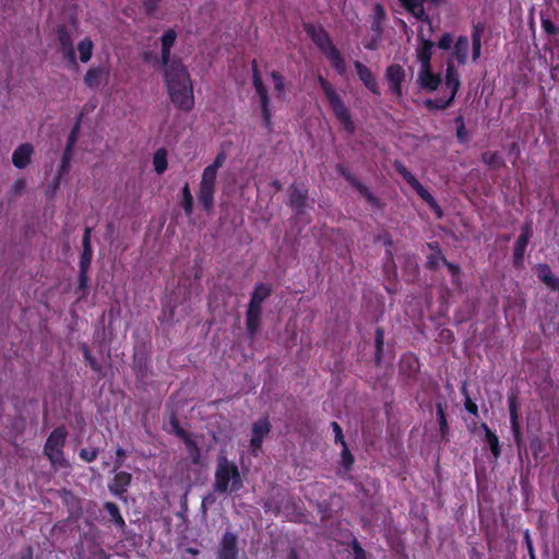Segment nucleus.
Listing matches in <instances>:
<instances>
[{
  "label": "nucleus",
  "mask_w": 559,
  "mask_h": 559,
  "mask_svg": "<svg viewBox=\"0 0 559 559\" xmlns=\"http://www.w3.org/2000/svg\"><path fill=\"white\" fill-rule=\"evenodd\" d=\"M404 8L409 11L416 19L423 23L418 28V45L416 48V57L420 64L418 72V82L423 88L435 91L441 83L438 74H433L430 69V60L433 44L426 37V32L429 34L432 31L431 22L427 20L424 3L431 2L438 3L441 0H400Z\"/></svg>",
  "instance_id": "nucleus-1"
},
{
  "label": "nucleus",
  "mask_w": 559,
  "mask_h": 559,
  "mask_svg": "<svg viewBox=\"0 0 559 559\" xmlns=\"http://www.w3.org/2000/svg\"><path fill=\"white\" fill-rule=\"evenodd\" d=\"M452 45L453 50L448 59L445 73V90L448 91V97L447 99L427 100V106L429 108L443 109L450 106L460 87V74L456 69V63L463 64L466 62L469 51V40L466 36H460L454 41L450 34H444L438 43L439 48L444 50L452 48Z\"/></svg>",
  "instance_id": "nucleus-2"
},
{
  "label": "nucleus",
  "mask_w": 559,
  "mask_h": 559,
  "mask_svg": "<svg viewBox=\"0 0 559 559\" xmlns=\"http://www.w3.org/2000/svg\"><path fill=\"white\" fill-rule=\"evenodd\" d=\"M165 83L171 103L190 111L194 106L193 85L187 68L178 60L165 64Z\"/></svg>",
  "instance_id": "nucleus-3"
},
{
  "label": "nucleus",
  "mask_w": 559,
  "mask_h": 559,
  "mask_svg": "<svg viewBox=\"0 0 559 559\" xmlns=\"http://www.w3.org/2000/svg\"><path fill=\"white\" fill-rule=\"evenodd\" d=\"M241 486L242 480L237 465L221 454L215 472V490L218 492L237 491Z\"/></svg>",
  "instance_id": "nucleus-4"
},
{
  "label": "nucleus",
  "mask_w": 559,
  "mask_h": 559,
  "mask_svg": "<svg viewBox=\"0 0 559 559\" xmlns=\"http://www.w3.org/2000/svg\"><path fill=\"white\" fill-rule=\"evenodd\" d=\"M225 154L219 153L216 156L215 160L211 165L205 167L202 173L198 199L206 211H210L213 207L217 171L225 163Z\"/></svg>",
  "instance_id": "nucleus-5"
},
{
  "label": "nucleus",
  "mask_w": 559,
  "mask_h": 559,
  "mask_svg": "<svg viewBox=\"0 0 559 559\" xmlns=\"http://www.w3.org/2000/svg\"><path fill=\"white\" fill-rule=\"evenodd\" d=\"M67 432L63 428H57L50 433L45 445V453L56 468L67 466V461L64 460L62 452Z\"/></svg>",
  "instance_id": "nucleus-6"
},
{
  "label": "nucleus",
  "mask_w": 559,
  "mask_h": 559,
  "mask_svg": "<svg viewBox=\"0 0 559 559\" xmlns=\"http://www.w3.org/2000/svg\"><path fill=\"white\" fill-rule=\"evenodd\" d=\"M319 82L338 120L348 131H353V121L340 96L324 79L320 78Z\"/></svg>",
  "instance_id": "nucleus-7"
},
{
  "label": "nucleus",
  "mask_w": 559,
  "mask_h": 559,
  "mask_svg": "<svg viewBox=\"0 0 559 559\" xmlns=\"http://www.w3.org/2000/svg\"><path fill=\"white\" fill-rule=\"evenodd\" d=\"M312 38L317 45L322 49L325 56L331 60L332 64L340 73L345 72V63L341 58L338 51L333 47L331 40L325 32L317 31L312 33Z\"/></svg>",
  "instance_id": "nucleus-8"
},
{
  "label": "nucleus",
  "mask_w": 559,
  "mask_h": 559,
  "mask_svg": "<svg viewBox=\"0 0 559 559\" xmlns=\"http://www.w3.org/2000/svg\"><path fill=\"white\" fill-rule=\"evenodd\" d=\"M405 72L399 64H392L386 69V80L391 92L397 97H402V82L404 80Z\"/></svg>",
  "instance_id": "nucleus-9"
},
{
  "label": "nucleus",
  "mask_w": 559,
  "mask_h": 559,
  "mask_svg": "<svg viewBox=\"0 0 559 559\" xmlns=\"http://www.w3.org/2000/svg\"><path fill=\"white\" fill-rule=\"evenodd\" d=\"M253 84L255 86L257 93L260 96L264 123L266 127H270L272 111L269 106V98H267L266 90L264 88L262 80L257 72H254V75H253Z\"/></svg>",
  "instance_id": "nucleus-10"
},
{
  "label": "nucleus",
  "mask_w": 559,
  "mask_h": 559,
  "mask_svg": "<svg viewBox=\"0 0 559 559\" xmlns=\"http://www.w3.org/2000/svg\"><path fill=\"white\" fill-rule=\"evenodd\" d=\"M34 147L29 143L19 145L12 154V163L19 168L23 169L31 163Z\"/></svg>",
  "instance_id": "nucleus-11"
},
{
  "label": "nucleus",
  "mask_w": 559,
  "mask_h": 559,
  "mask_svg": "<svg viewBox=\"0 0 559 559\" xmlns=\"http://www.w3.org/2000/svg\"><path fill=\"white\" fill-rule=\"evenodd\" d=\"M270 432V423L267 419L263 418L258 420L252 427V436L250 440L251 448L253 452L260 449L263 439Z\"/></svg>",
  "instance_id": "nucleus-12"
},
{
  "label": "nucleus",
  "mask_w": 559,
  "mask_h": 559,
  "mask_svg": "<svg viewBox=\"0 0 559 559\" xmlns=\"http://www.w3.org/2000/svg\"><path fill=\"white\" fill-rule=\"evenodd\" d=\"M237 538L234 534L226 533L221 543L218 559H237Z\"/></svg>",
  "instance_id": "nucleus-13"
},
{
  "label": "nucleus",
  "mask_w": 559,
  "mask_h": 559,
  "mask_svg": "<svg viewBox=\"0 0 559 559\" xmlns=\"http://www.w3.org/2000/svg\"><path fill=\"white\" fill-rule=\"evenodd\" d=\"M109 75V70L105 67H96L87 70L84 75V83L92 88L98 87L100 83Z\"/></svg>",
  "instance_id": "nucleus-14"
},
{
  "label": "nucleus",
  "mask_w": 559,
  "mask_h": 559,
  "mask_svg": "<svg viewBox=\"0 0 559 559\" xmlns=\"http://www.w3.org/2000/svg\"><path fill=\"white\" fill-rule=\"evenodd\" d=\"M355 68L357 70L359 79L364 82L365 86L372 93L379 94L378 83L371 71L366 66L358 61L355 63Z\"/></svg>",
  "instance_id": "nucleus-15"
},
{
  "label": "nucleus",
  "mask_w": 559,
  "mask_h": 559,
  "mask_svg": "<svg viewBox=\"0 0 559 559\" xmlns=\"http://www.w3.org/2000/svg\"><path fill=\"white\" fill-rule=\"evenodd\" d=\"M538 278L554 290H559V278L554 276L547 264H538L536 267Z\"/></svg>",
  "instance_id": "nucleus-16"
},
{
  "label": "nucleus",
  "mask_w": 559,
  "mask_h": 559,
  "mask_svg": "<svg viewBox=\"0 0 559 559\" xmlns=\"http://www.w3.org/2000/svg\"><path fill=\"white\" fill-rule=\"evenodd\" d=\"M176 41V33L173 29H168L162 37V60L164 66L173 62L170 59V49Z\"/></svg>",
  "instance_id": "nucleus-17"
},
{
  "label": "nucleus",
  "mask_w": 559,
  "mask_h": 559,
  "mask_svg": "<svg viewBox=\"0 0 559 559\" xmlns=\"http://www.w3.org/2000/svg\"><path fill=\"white\" fill-rule=\"evenodd\" d=\"M175 429H176V433L183 438V441L186 443L187 451L191 457V461L194 464H199L201 456H200V450L198 448L195 440L192 439L190 436L186 435V432L182 429L178 428L177 426H175Z\"/></svg>",
  "instance_id": "nucleus-18"
},
{
  "label": "nucleus",
  "mask_w": 559,
  "mask_h": 559,
  "mask_svg": "<svg viewBox=\"0 0 559 559\" xmlns=\"http://www.w3.org/2000/svg\"><path fill=\"white\" fill-rule=\"evenodd\" d=\"M270 293H271V289L267 285H265V284L258 285L252 294V297H251L248 308L261 310L262 304L265 300V298L270 295Z\"/></svg>",
  "instance_id": "nucleus-19"
},
{
  "label": "nucleus",
  "mask_w": 559,
  "mask_h": 559,
  "mask_svg": "<svg viewBox=\"0 0 559 559\" xmlns=\"http://www.w3.org/2000/svg\"><path fill=\"white\" fill-rule=\"evenodd\" d=\"M130 481L131 475L129 473H118L115 476L112 484L110 485V489L115 495L120 496L127 490V487L129 486Z\"/></svg>",
  "instance_id": "nucleus-20"
},
{
  "label": "nucleus",
  "mask_w": 559,
  "mask_h": 559,
  "mask_svg": "<svg viewBox=\"0 0 559 559\" xmlns=\"http://www.w3.org/2000/svg\"><path fill=\"white\" fill-rule=\"evenodd\" d=\"M261 323V310L248 308L247 311V329L251 336L257 334Z\"/></svg>",
  "instance_id": "nucleus-21"
},
{
  "label": "nucleus",
  "mask_w": 559,
  "mask_h": 559,
  "mask_svg": "<svg viewBox=\"0 0 559 559\" xmlns=\"http://www.w3.org/2000/svg\"><path fill=\"white\" fill-rule=\"evenodd\" d=\"M94 44L90 38H84L78 44L80 60L86 63L93 56Z\"/></svg>",
  "instance_id": "nucleus-22"
},
{
  "label": "nucleus",
  "mask_w": 559,
  "mask_h": 559,
  "mask_svg": "<svg viewBox=\"0 0 559 559\" xmlns=\"http://www.w3.org/2000/svg\"><path fill=\"white\" fill-rule=\"evenodd\" d=\"M412 188L424 201H426L431 206V209L436 211L438 216H440V209L433 197L428 192V190L419 181L415 183Z\"/></svg>",
  "instance_id": "nucleus-23"
},
{
  "label": "nucleus",
  "mask_w": 559,
  "mask_h": 559,
  "mask_svg": "<svg viewBox=\"0 0 559 559\" xmlns=\"http://www.w3.org/2000/svg\"><path fill=\"white\" fill-rule=\"evenodd\" d=\"M412 188L424 201H426L431 206V209L436 211L438 216H440V209L433 197L428 192V190L419 181L415 183Z\"/></svg>",
  "instance_id": "nucleus-24"
},
{
  "label": "nucleus",
  "mask_w": 559,
  "mask_h": 559,
  "mask_svg": "<svg viewBox=\"0 0 559 559\" xmlns=\"http://www.w3.org/2000/svg\"><path fill=\"white\" fill-rule=\"evenodd\" d=\"M154 169L157 174H163L167 169V153L165 150L160 148L155 152L153 157Z\"/></svg>",
  "instance_id": "nucleus-25"
},
{
  "label": "nucleus",
  "mask_w": 559,
  "mask_h": 559,
  "mask_svg": "<svg viewBox=\"0 0 559 559\" xmlns=\"http://www.w3.org/2000/svg\"><path fill=\"white\" fill-rule=\"evenodd\" d=\"M528 238H530V230L528 229H526V231L523 233L519 237L518 242H516V247H515V250H514L515 263H519L520 261L523 260V255H524V251H525V248L527 246V242H528Z\"/></svg>",
  "instance_id": "nucleus-26"
},
{
  "label": "nucleus",
  "mask_w": 559,
  "mask_h": 559,
  "mask_svg": "<svg viewBox=\"0 0 559 559\" xmlns=\"http://www.w3.org/2000/svg\"><path fill=\"white\" fill-rule=\"evenodd\" d=\"M289 199H290V204L294 207H296V209L301 207L306 201L305 189L298 188V187L292 188L290 193H289Z\"/></svg>",
  "instance_id": "nucleus-27"
},
{
  "label": "nucleus",
  "mask_w": 559,
  "mask_h": 559,
  "mask_svg": "<svg viewBox=\"0 0 559 559\" xmlns=\"http://www.w3.org/2000/svg\"><path fill=\"white\" fill-rule=\"evenodd\" d=\"M483 428L485 430L486 441L490 448V451L497 457L500 453L498 437L488 428L486 424H483Z\"/></svg>",
  "instance_id": "nucleus-28"
},
{
  "label": "nucleus",
  "mask_w": 559,
  "mask_h": 559,
  "mask_svg": "<svg viewBox=\"0 0 559 559\" xmlns=\"http://www.w3.org/2000/svg\"><path fill=\"white\" fill-rule=\"evenodd\" d=\"M59 40H60V45H61L62 50L66 53V56L72 62H74L75 61V53H74V50H73L72 40L70 39L69 35L62 32L60 34Z\"/></svg>",
  "instance_id": "nucleus-29"
},
{
  "label": "nucleus",
  "mask_w": 559,
  "mask_h": 559,
  "mask_svg": "<svg viewBox=\"0 0 559 559\" xmlns=\"http://www.w3.org/2000/svg\"><path fill=\"white\" fill-rule=\"evenodd\" d=\"M76 128L71 132L70 136H69V140H68V143H67V147H66V152H64V156H63V159H62V165H61V168L62 170H64L67 168V165L71 158V154H72V147L76 141Z\"/></svg>",
  "instance_id": "nucleus-30"
},
{
  "label": "nucleus",
  "mask_w": 559,
  "mask_h": 559,
  "mask_svg": "<svg viewBox=\"0 0 559 559\" xmlns=\"http://www.w3.org/2000/svg\"><path fill=\"white\" fill-rule=\"evenodd\" d=\"M483 160L491 168H499L502 165V158L498 153L487 152L483 155Z\"/></svg>",
  "instance_id": "nucleus-31"
},
{
  "label": "nucleus",
  "mask_w": 559,
  "mask_h": 559,
  "mask_svg": "<svg viewBox=\"0 0 559 559\" xmlns=\"http://www.w3.org/2000/svg\"><path fill=\"white\" fill-rule=\"evenodd\" d=\"M182 195H183V200H182V206L186 211L187 214H191L192 213V207H193V197L190 192V189H189V186L186 185L182 189Z\"/></svg>",
  "instance_id": "nucleus-32"
},
{
  "label": "nucleus",
  "mask_w": 559,
  "mask_h": 559,
  "mask_svg": "<svg viewBox=\"0 0 559 559\" xmlns=\"http://www.w3.org/2000/svg\"><path fill=\"white\" fill-rule=\"evenodd\" d=\"M374 22L372 24V28L377 35V37L380 36V23L384 19V10L380 4H377L374 7Z\"/></svg>",
  "instance_id": "nucleus-33"
},
{
  "label": "nucleus",
  "mask_w": 559,
  "mask_h": 559,
  "mask_svg": "<svg viewBox=\"0 0 559 559\" xmlns=\"http://www.w3.org/2000/svg\"><path fill=\"white\" fill-rule=\"evenodd\" d=\"M105 508L116 524H118L120 526L124 524V521L121 518V515L119 514V510L116 504H114L111 502H107L105 504Z\"/></svg>",
  "instance_id": "nucleus-34"
},
{
  "label": "nucleus",
  "mask_w": 559,
  "mask_h": 559,
  "mask_svg": "<svg viewBox=\"0 0 559 559\" xmlns=\"http://www.w3.org/2000/svg\"><path fill=\"white\" fill-rule=\"evenodd\" d=\"M271 79H272V83H273L274 90L276 92V95H277V97L281 98L284 94V80L276 72H272Z\"/></svg>",
  "instance_id": "nucleus-35"
},
{
  "label": "nucleus",
  "mask_w": 559,
  "mask_h": 559,
  "mask_svg": "<svg viewBox=\"0 0 559 559\" xmlns=\"http://www.w3.org/2000/svg\"><path fill=\"white\" fill-rule=\"evenodd\" d=\"M480 47H481V35L478 29H476L473 34V60H477L480 57Z\"/></svg>",
  "instance_id": "nucleus-36"
},
{
  "label": "nucleus",
  "mask_w": 559,
  "mask_h": 559,
  "mask_svg": "<svg viewBox=\"0 0 559 559\" xmlns=\"http://www.w3.org/2000/svg\"><path fill=\"white\" fill-rule=\"evenodd\" d=\"M509 411H510V419H511V426L513 430L518 429V412H516V404L514 399H510L509 401Z\"/></svg>",
  "instance_id": "nucleus-37"
},
{
  "label": "nucleus",
  "mask_w": 559,
  "mask_h": 559,
  "mask_svg": "<svg viewBox=\"0 0 559 559\" xmlns=\"http://www.w3.org/2000/svg\"><path fill=\"white\" fill-rule=\"evenodd\" d=\"M25 187H26L25 180L24 179H17L11 186L10 193L12 195H15V197L20 195L25 190Z\"/></svg>",
  "instance_id": "nucleus-38"
},
{
  "label": "nucleus",
  "mask_w": 559,
  "mask_h": 559,
  "mask_svg": "<svg viewBox=\"0 0 559 559\" xmlns=\"http://www.w3.org/2000/svg\"><path fill=\"white\" fill-rule=\"evenodd\" d=\"M80 456L86 462H93L97 457V451L94 448L82 449Z\"/></svg>",
  "instance_id": "nucleus-39"
},
{
  "label": "nucleus",
  "mask_w": 559,
  "mask_h": 559,
  "mask_svg": "<svg viewBox=\"0 0 559 559\" xmlns=\"http://www.w3.org/2000/svg\"><path fill=\"white\" fill-rule=\"evenodd\" d=\"M400 174L403 176V178L407 181V183L413 187L415 183L418 182V180L415 178V176L408 171L404 166L399 167Z\"/></svg>",
  "instance_id": "nucleus-40"
},
{
  "label": "nucleus",
  "mask_w": 559,
  "mask_h": 559,
  "mask_svg": "<svg viewBox=\"0 0 559 559\" xmlns=\"http://www.w3.org/2000/svg\"><path fill=\"white\" fill-rule=\"evenodd\" d=\"M342 463H343V465L345 466L346 469H348L350 467V465L353 464V456L349 453V451H348L346 445L343 447Z\"/></svg>",
  "instance_id": "nucleus-41"
},
{
  "label": "nucleus",
  "mask_w": 559,
  "mask_h": 559,
  "mask_svg": "<svg viewBox=\"0 0 559 559\" xmlns=\"http://www.w3.org/2000/svg\"><path fill=\"white\" fill-rule=\"evenodd\" d=\"M332 428L335 435V441L340 442L343 447L346 445L343 438L341 426L337 423H332Z\"/></svg>",
  "instance_id": "nucleus-42"
},
{
  "label": "nucleus",
  "mask_w": 559,
  "mask_h": 559,
  "mask_svg": "<svg viewBox=\"0 0 559 559\" xmlns=\"http://www.w3.org/2000/svg\"><path fill=\"white\" fill-rule=\"evenodd\" d=\"M83 246H84V255L88 254V259L92 258V249L90 245V229L85 230V235L83 238Z\"/></svg>",
  "instance_id": "nucleus-43"
},
{
  "label": "nucleus",
  "mask_w": 559,
  "mask_h": 559,
  "mask_svg": "<svg viewBox=\"0 0 559 559\" xmlns=\"http://www.w3.org/2000/svg\"><path fill=\"white\" fill-rule=\"evenodd\" d=\"M437 416H438L440 429H441V431H443L447 427V421H445L444 411L440 404L437 407Z\"/></svg>",
  "instance_id": "nucleus-44"
},
{
  "label": "nucleus",
  "mask_w": 559,
  "mask_h": 559,
  "mask_svg": "<svg viewBox=\"0 0 559 559\" xmlns=\"http://www.w3.org/2000/svg\"><path fill=\"white\" fill-rule=\"evenodd\" d=\"M543 27L544 29L548 33V34H557L559 32V29L557 28V26L548 21V20H543Z\"/></svg>",
  "instance_id": "nucleus-45"
},
{
  "label": "nucleus",
  "mask_w": 559,
  "mask_h": 559,
  "mask_svg": "<svg viewBox=\"0 0 559 559\" xmlns=\"http://www.w3.org/2000/svg\"><path fill=\"white\" fill-rule=\"evenodd\" d=\"M348 179L357 187V189L368 199V200H372L371 195L369 194L368 190L366 187L361 186L359 182H356L355 178H349Z\"/></svg>",
  "instance_id": "nucleus-46"
},
{
  "label": "nucleus",
  "mask_w": 559,
  "mask_h": 559,
  "mask_svg": "<svg viewBox=\"0 0 559 559\" xmlns=\"http://www.w3.org/2000/svg\"><path fill=\"white\" fill-rule=\"evenodd\" d=\"M116 455H117V460L114 465V469H117L121 466L123 457H124V451L122 449H118L116 452Z\"/></svg>",
  "instance_id": "nucleus-47"
},
{
  "label": "nucleus",
  "mask_w": 559,
  "mask_h": 559,
  "mask_svg": "<svg viewBox=\"0 0 559 559\" xmlns=\"http://www.w3.org/2000/svg\"><path fill=\"white\" fill-rule=\"evenodd\" d=\"M465 408L469 413H472L474 415H477V409H478L477 405L474 402H472L469 399H467L466 402H465Z\"/></svg>",
  "instance_id": "nucleus-48"
},
{
  "label": "nucleus",
  "mask_w": 559,
  "mask_h": 559,
  "mask_svg": "<svg viewBox=\"0 0 559 559\" xmlns=\"http://www.w3.org/2000/svg\"><path fill=\"white\" fill-rule=\"evenodd\" d=\"M406 362L409 365V367H411L412 369H416V368H417V365H418V364H417V361H416V359H415L414 357H405V358L402 360V365H404V364H406Z\"/></svg>",
  "instance_id": "nucleus-49"
},
{
  "label": "nucleus",
  "mask_w": 559,
  "mask_h": 559,
  "mask_svg": "<svg viewBox=\"0 0 559 559\" xmlns=\"http://www.w3.org/2000/svg\"><path fill=\"white\" fill-rule=\"evenodd\" d=\"M354 559H366L365 551L357 545L355 546V558Z\"/></svg>",
  "instance_id": "nucleus-50"
},
{
  "label": "nucleus",
  "mask_w": 559,
  "mask_h": 559,
  "mask_svg": "<svg viewBox=\"0 0 559 559\" xmlns=\"http://www.w3.org/2000/svg\"><path fill=\"white\" fill-rule=\"evenodd\" d=\"M457 138L460 139V141L465 140V130H464V124L462 121H461V126L457 129Z\"/></svg>",
  "instance_id": "nucleus-51"
},
{
  "label": "nucleus",
  "mask_w": 559,
  "mask_h": 559,
  "mask_svg": "<svg viewBox=\"0 0 559 559\" xmlns=\"http://www.w3.org/2000/svg\"><path fill=\"white\" fill-rule=\"evenodd\" d=\"M84 356H85L86 360H88L92 368L97 369V365H96L95 360L91 357V355L87 350L84 352Z\"/></svg>",
  "instance_id": "nucleus-52"
},
{
  "label": "nucleus",
  "mask_w": 559,
  "mask_h": 559,
  "mask_svg": "<svg viewBox=\"0 0 559 559\" xmlns=\"http://www.w3.org/2000/svg\"><path fill=\"white\" fill-rule=\"evenodd\" d=\"M382 343H383V335L381 332H378V335H377V347L378 349H380V347L382 346Z\"/></svg>",
  "instance_id": "nucleus-53"
},
{
  "label": "nucleus",
  "mask_w": 559,
  "mask_h": 559,
  "mask_svg": "<svg viewBox=\"0 0 559 559\" xmlns=\"http://www.w3.org/2000/svg\"><path fill=\"white\" fill-rule=\"evenodd\" d=\"M90 261H91V259H88V254L84 255V253H83L82 254V261H81L82 267H84L85 264H88Z\"/></svg>",
  "instance_id": "nucleus-54"
},
{
  "label": "nucleus",
  "mask_w": 559,
  "mask_h": 559,
  "mask_svg": "<svg viewBox=\"0 0 559 559\" xmlns=\"http://www.w3.org/2000/svg\"><path fill=\"white\" fill-rule=\"evenodd\" d=\"M527 550H528V554H530L531 559H535L534 549H533V544H530V545L527 546Z\"/></svg>",
  "instance_id": "nucleus-55"
},
{
  "label": "nucleus",
  "mask_w": 559,
  "mask_h": 559,
  "mask_svg": "<svg viewBox=\"0 0 559 559\" xmlns=\"http://www.w3.org/2000/svg\"><path fill=\"white\" fill-rule=\"evenodd\" d=\"M527 550H528V554H530L531 559H535L534 549H533V544H530V545L527 546Z\"/></svg>",
  "instance_id": "nucleus-56"
},
{
  "label": "nucleus",
  "mask_w": 559,
  "mask_h": 559,
  "mask_svg": "<svg viewBox=\"0 0 559 559\" xmlns=\"http://www.w3.org/2000/svg\"><path fill=\"white\" fill-rule=\"evenodd\" d=\"M366 47L369 48V49H374L377 47V41L376 40H371V41L366 44Z\"/></svg>",
  "instance_id": "nucleus-57"
},
{
  "label": "nucleus",
  "mask_w": 559,
  "mask_h": 559,
  "mask_svg": "<svg viewBox=\"0 0 559 559\" xmlns=\"http://www.w3.org/2000/svg\"><path fill=\"white\" fill-rule=\"evenodd\" d=\"M524 539H525L526 546H528L530 544H532V540H531V536H530V534H528V531H526V532H525Z\"/></svg>",
  "instance_id": "nucleus-58"
},
{
  "label": "nucleus",
  "mask_w": 559,
  "mask_h": 559,
  "mask_svg": "<svg viewBox=\"0 0 559 559\" xmlns=\"http://www.w3.org/2000/svg\"><path fill=\"white\" fill-rule=\"evenodd\" d=\"M447 265H448V267L451 270L452 274L454 275V274H455V272H456V270H457V269H456V266H454V265H452V264H448V263H447Z\"/></svg>",
  "instance_id": "nucleus-59"
},
{
  "label": "nucleus",
  "mask_w": 559,
  "mask_h": 559,
  "mask_svg": "<svg viewBox=\"0 0 559 559\" xmlns=\"http://www.w3.org/2000/svg\"><path fill=\"white\" fill-rule=\"evenodd\" d=\"M431 264L438 265V262L437 261H431Z\"/></svg>",
  "instance_id": "nucleus-60"
}]
</instances>
